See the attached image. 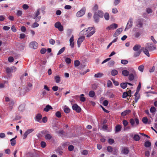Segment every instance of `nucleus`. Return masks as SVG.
I'll return each instance as SVG.
<instances>
[{
	"mask_svg": "<svg viewBox=\"0 0 157 157\" xmlns=\"http://www.w3.org/2000/svg\"><path fill=\"white\" fill-rule=\"evenodd\" d=\"M156 49L155 45H154L152 43H147L146 44L145 47L141 48L143 52L148 57L150 56L149 52L153 51Z\"/></svg>",
	"mask_w": 157,
	"mask_h": 157,
	"instance_id": "obj_1",
	"label": "nucleus"
},
{
	"mask_svg": "<svg viewBox=\"0 0 157 157\" xmlns=\"http://www.w3.org/2000/svg\"><path fill=\"white\" fill-rule=\"evenodd\" d=\"M41 133L42 134H46L45 136V138L46 140H50L52 138V135L49 134V132L47 130H44L41 131Z\"/></svg>",
	"mask_w": 157,
	"mask_h": 157,
	"instance_id": "obj_2",
	"label": "nucleus"
},
{
	"mask_svg": "<svg viewBox=\"0 0 157 157\" xmlns=\"http://www.w3.org/2000/svg\"><path fill=\"white\" fill-rule=\"evenodd\" d=\"M86 9L85 8H82L80 11L77 12L76 15L78 17L83 16L85 13Z\"/></svg>",
	"mask_w": 157,
	"mask_h": 157,
	"instance_id": "obj_3",
	"label": "nucleus"
},
{
	"mask_svg": "<svg viewBox=\"0 0 157 157\" xmlns=\"http://www.w3.org/2000/svg\"><path fill=\"white\" fill-rule=\"evenodd\" d=\"M38 46V44L35 41L31 42L29 44V47L34 49H36Z\"/></svg>",
	"mask_w": 157,
	"mask_h": 157,
	"instance_id": "obj_4",
	"label": "nucleus"
},
{
	"mask_svg": "<svg viewBox=\"0 0 157 157\" xmlns=\"http://www.w3.org/2000/svg\"><path fill=\"white\" fill-rule=\"evenodd\" d=\"M72 108L73 110L76 111L77 113H79L81 111V108L76 104H74L72 106Z\"/></svg>",
	"mask_w": 157,
	"mask_h": 157,
	"instance_id": "obj_5",
	"label": "nucleus"
},
{
	"mask_svg": "<svg viewBox=\"0 0 157 157\" xmlns=\"http://www.w3.org/2000/svg\"><path fill=\"white\" fill-rule=\"evenodd\" d=\"M133 19L132 18H130L128 20L126 27L125 29V31L126 29H129L131 27L132 25Z\"/></svg>",
	"mask_w": 157,
	"mask_h": 157,
	"instance_id": "obj_6",
	"label": "nucleus"
},
{
	"mask_svg": "<svg viewBox=\"0 0 157 157\" xmlns=\"http://www.w3.org/2000/svg\"><path fill=\"white\" fill-rule=\"evenodd\" d=\"M16 68L14 67H7L6 69V72L8 74H10L11 72H13V70L16 71Z\"/></svg>",
	"mask_w": 157,
	"mask_h": 157,
	"instance_id": "obj_7",
	"label": "nucleus"
},
{
	"mask_svg": "<svg viewBox=\"0 0 157 157\" xmlns=\"http://www.w3.org/2000/svg\"><path fill=\"white\" fill-rule=\"evenodd\" d=\"M121 152L122 154L127 155L129 152V150L128 147H123L122 148Z\"/></svg>",
	"mask_w": 157,
	"mask_h": 157,
	"instance_id": "obj_8",
	"label": "nucleus"
},
{
	"mask_svg": "<svg viewBox=\"0 0 157 157\" xmlns=\"http://www.w3.org/2000/svg\"><path fill=\"white\" fill-rule=\"evenodd\" d=\"M85 37L84 36H82L80 37L78 40L77 41V44H78V47H79L81 44L82 43L83 41L84 40Z\"/></svg>",
	"mask_w": 157,
	"mask_h": 157,
	"instance_id": "obj_9",
	"label": "nucleus"
},
{
	"mask_svg": "<svg viewBox=\"0 0 157 157\" xmlns=\"http://www.w3.org/2000/svg\"><path fill=\"white\" fill-rule=\"evenodd\" d=\"M117 27V25L115 23H113L110 25L109 26L107 27V29H114Z\"/></svg>",
	"mask_w": 157,
	"mask_h": 157,
	"instance_id": "obj_10",
	"label": "nucleus"
},
{
	"mask_svg": "<svg viewBox=\"0 0 157 157\" xmlns=\"http://www.w3.org/2000/svg\"><path fill=\"white\" fill-rule=\"evenodd\" d=\"M93 29V27H89L88 28V29H85L81 31V33H82L83 35H86L87 33H89L90 31Z\"/></svg>",
	"mask_w": 157,
	"mask_h": 157,
	"instance_id": "obj_11",
	"label": "nucleus"
},
{
	"mask_svg": "<svg viewBox=\"0 0 157 157\" xmlns=\"http://www.w3.org/2000/svg\"><path fill=\"white\" fill-rule=\"evenodd\" d=\"M42 118V115L41 114L38 113L36 116L35 119V120L38 122H41V120Z\"/></svg>",
	"mask_w": 157,
	"mask_h": 157,
	"instance_id": "obj_12",
	"label": "nucleus"
},
{
	"mask_svg": "<svg viewBox=\"0 0 157 157\" xmlns=\"http://www.w3.org/2000/svg\"><path fill=\"white\" fill-rule=\"evenodd\" d=\"M122 30L123 29L121 28H119L117 29L116 30L115 33H114L113 35V36L116 37L118 36L122 32Z\"/></svg>",
	"mask_w": 157,
	"mask_h": 157,
	"instance_id": "obj_13",
	"label": "nucleus"
},
{
	"mask_svg": "<svg viewBox=\"0 0 157 157\" xmlns=\"http://www.w3.org/2000/svg\"><path fill=\"white\" fill-rule=\"evenodd\" d=\"M70 45L72 48H73L74 47V36L72 35L70 39Z\"/></svg>",
	"mask_w": 157,
	"mask_h": 157,
	"instance_id": "obj_14",
	"label": "nucleus"
},
{
	"mask_svg": "<svg viewBox=\"0 0 157 157\" xmlns=\"http://www.w3.org/2000/svg\"><path fill=\"white\" fill-rule=\"evenodd\" d=\"M143 21L142 19H140L138 20V21L137 22L136 26L137 27L142 28L143 27Z\"/></svg>",
	"mask_w": 157,
	"mask_h": 157,
	"instance_id": "obj_15",
	"label": "nucleus"
},
{
	"mask_svg": "<svg viewBox=\"0 0 157 157\" xmlns=\"http://www.w3.org/2000/svg\"><path fill=\"white\" fill-rule=\"evenodd\" d=\"M99 17L97 12L95 13L94 15V18L95 22L98 23L99 21Z\"/></svg>",
	"mask_w": 157,
	"mask_h": 157,
	"instance_id": "obj_16",
	"label": "nucleus"
},
{
	"mask_svg": "<svg viewBox=\"0 0 157 157\" xmlns=\"http://www.w3.org/2000/svg\"><path fill=\"white\" fill-rule=\"evenodd\" d=\"M141 46L140 44H136L133 48V50L135 51H138L140 50V49L141 48Z\"/></svg>",
	"mask_w": 157,
	"mask_h": 157,
	"instance_id": "obj_17",
	"label": "nucleus"
},
{
	"mask_svg": "<svg viewBox=\"0 0 157 157\" xmlns=\"http://www.w3.org/2000/svg\"><path fill=\"white\" fill-rule=\"evenodd\" d=\"M52 107L49 105H47L45 107L43 111L46 112H48L50 110L52 109Z\"/></svg>",
	"mask_w": 157,
	"mask_h": 157,
	"instance_id": "obj_18",
	"label": "nucleus"
},
{
	"mask_svg": "<svg viewBox=\"0 0 157 157\" xmlns=\"http://www.w3.org/2000/svg\"><path fill=\"white\" fill-rule=\"evenodd\" d=\"M131 111L130 110L128 109L122 112L121 113V115L122 116H125L127 114H129V113L131 112Z\"/></svg>",
	"mask_w": 157,
	"mask_h": 157,
	"instance_id": "obj_19",
	"label": "nucleus"
},
{
	"mask_svg": "<svg viewBox=\"0 0 157 157\" xmlns=\"http://www.w3.org/2000/svg\"><path fill=\"white\" fill-rule=\"evenodd\" d=\"M25 104H24L20 105L18 108L19 110L21 112L25 110Z\"/></svg>",
	"mask_w": 157,
	"mask_h": 157,
	"instance_id": "obj_20",
	"label": "nucleus"
},
{
	"mask_svg": "<svg viewBox=\"0 0 157 157\" xmlns=\"http://www.w3.org/2000/svg\"><path fill=\"white\" fill-rule=\"evenodd\" d=\"M134 96H135V102L136 103L137 102L138 99L140 98V95L138 93L136 94V92Z\"/></svg>",
	"mask_w": 157,
	"mask_h": 157,
	"instance_id": "obj_21",
	"label": "nucleus"
},
{
	"mask_svg": "<svg viewBox=\"0 0 157 157\" xmlns=\"http://www.w3.org/2000/svg\"><path fill=\"white\" fill-rule=\"evenodd\" d=\"M136 74L135 73L133 74H130L129 75L128 79L130 81H132L134 78Z\"/></svg>",
	"mask_w": 157,
	"mask_h": 157,
	"instance_id": "obj_22",
	"label": "nucleus"
},
{
	"mask_svg": "<svg viewBox=\"0 0 157 157\" xmlns=\"http://www.w3.org/2000/svg\"><path fill=\"white\" fill-rule=\"evenodd\" d=\"M142 51L141 50H139L138 51H135L136 52L134 53V54L133 56L134 57H136L137 56H139L141 52Z\"/></svg>",
	"mask_w": 157,
	"mask_h": 157,
	"instance_id": "obj_23",
	"label": "nucleus"
},
{
	"mask_svg": "<svg viewBox=\"0 0 157 157\" xmlns=\"http://www.w3.org/2000/svg\"><path fill=\"white\" fill-rule=\"evenodd\" d=\"M97 14L100 17H103L104 16V13L101 10H98V11Z\"/></svg>",
	"mask_w": 157,
	"mask_h": 157,
	"instance_id": "obj_24",
	"label": "nucleus"
},
{
	"mask_svg": "<svg viewBox=\"0 0 157 157\" xmlns=\"http://www.w3.org/2000/svg\"><path fill=\"white\" fill-rule=\"evenodd\" d=\"M121 125L118 124L115 127V131L116 132H118L121 131Z\"/></svg>",
	"mask_w": 157,
	"mask_h": 157,
	"instance_id": "obj_25",
	"label": "nucleus"
},
{
	"mask_svg": "<svg viewBox=\"0 0 157 157\" xmlns=\"http://www.w3.org/2000/svg\"><path fill=\"white\" fill-rule=\"evenodd\" d=\"M55 82L56 83H59L60 82V77L58 76H56L54 78Z\"/></svg>",
	"mask_w": 157,
	"mask_h": 157,
	"instance_id": "obj_26",
	"label": "nucleus"
},
{
	"mask_svg": "<svg viewBox=\"0 0 157 157\" xmlns=\"http://www.w3.org/2000/svg\"><path fill=\"white\" fill-rule=\"evenodd\" d=\"M103 74L102 73L99 72L95 74L94 76L95 78H100L102 77Z\"/></svg>",
	"mask_w": 157,
	"mask_h": 157,
	"instance_id": "obj_27",
	"label": "nucleus"
},
{
	"mask_svg": "<svg viewBox=\"0 0 157 157\" xmlns=\"http://www.w3.org/2000/svg\"><path fill=\"white\" fill-rule=\"evenodd\" d=\"M95 95V93L94 92L93 90H91L89 92V95L90 97L91 98L94 97V96Z\"/></svg>",
	"mask_w": 157,
	"mask_h": 157,
	"instance_id": "obj_28",
	"label": "nucleus"
},
{
	"mask_svg": "<svg viewBox=\"0 0 157 157\" xmlns=\"http://www.w3.org/2000/svg\"><path fill=\"white\" fill-rule=\"evenodd\" d=\"M122 75L125 76H128L129 75V72L126 70H123L122 72Z\"/></svg>",
	"mask_w": 157,
	"mask_h": 157,
	"instance_id": "obj_29",
	"label": "nucleus"
},
{
	"mask_svg": "<svg viewBox=\"0 0 157 157\" xmlns=\"http://www.w3.org/2000/svg\"><path fill=\"white\" fill-rule=\"evenodd\" d=\"M117 71L115 69L112 70L111 72V75L113 76H115L118 74Z\"/></svg>",
	"mask_w": 157,
	"mask_h": 157,
	"instance_id": "obj_30",
	"label": "nucleus"
},
{
	"mask_svg": "<svg viewBox=\"0 0 157 157\" xmlns=\"http://www.w3.org/2000/svg\"><path fill=\"white\" fill-rule=\"evenodd\" d=\"M95 31L94 30L90 32H89V33L87 32V33H88V34L86 35V37H90L93 34H94L95 33Z\"/></svg>",
	"mask_w": 157,
	"mask_h": 157,
	"instance_id": "obj_31",
	"label": "nucleus"
},
{
	"mask_svg": "<svg viewBox=\"0 0 157 157\" xmlns=\"http://www.w3.org/2000/svg\"><path fill=\"white\" fill-rule=\"evenodd\" d=\"M140 138L139 136L137 134L134 135L133 137V139L134 140L136 141H139L140 140Z\"/></svg>",
	"mask_w": 157,
	"mask_h": 157,
	"instance_id": "obj_32",
	"label": "nucleus"
},
{
	"mask_svg": "<svg viewBox=\"0 0 157 157\" xmlns=\"http://www.w3.org/2000/svg\"><path fill=\"white\" fill-rule=\"evenodd\" d=\"M104 17L106 20H108L109 18V15L108 13H105L104 15Z\"/></svg>",
	"mask_w": 157,
	"mask_h": 157,
	"instance_id": "obj_33",
	"label": "nucleus"
},
{
	"mask_svg": "<svg viewBox=\"0 0 157 157\" xmlns=\"http://www.w3.org/2000/svg\"><path fill=\"white\" fill-rule=\"evenodd\" d=\"M121 87L123 89H125L127 87V83H121L120 84Z\"/></svg>",
	"mask_w": 157,
	"mask_h": 157,
	"instance_id": "obj_34",
	"label": "nucleus"
},
{
	"mask_svg": "<svg viewBox=\"0 0 157 157\" xmlns=\"http://www.w3.org/2000/svg\"><path fill=\"white\" fill-rule=\"evenodd\" d=\"M151 145V143L149 141H147L144 143V146L146 147H149Z\"/></svg>",
	"mask_w": 157,
	"mask_h": 157,
	"instance_id": "obj_35",
	"label": "nucleus"
},
{
	"mask_svg": "<svg viewBox=\"0 0 157 157\" xmlns=\"http://www.w3.org/2000/svg\"><path fill=\"white\" fill-rule=\"evenodd\" d=\"M65 47H64L61 49L59 51L57 55H60L62 54L65 50Z\"/></svg>",
	"mask_w": 157,
	"mask_h": 157,
	"instance_id": "obj_36",
	"label": "nucleus"
},
{
	"mask_svg": "<svg viewBox=\"0 0 157 157\" xmlns=\"http://www.w3.org/2000/svg\"><path fill=\"white\" fill-rule=\"evenodd\" d=\"M156 108L154 106L151 107L150 109V111L151 113H154L156 111Z\"/></svg>",
	"mask_w": 157,
	"mask_h": 157,
	"instance_id": "obj_37",
	"label": "nucleus"
},
{
	"mask_svg": "<svg viewBox=\"0 0 157 157\" xmlns=\"http://www.w3.org/2000/svg\"><path fill=\"white\" fill-rule=\"evenodd\" d=\"M56 116L58 118L61 117L62 116L61 113L59 111H57L55 113Z\"/></svg>",
	"mask_w": 157,
	"mask_h": 157,
	"instance_id": "obj_38",
	"label": "nucleus"
},
{
	"mask_svg": "<svg viewBox=\"0 0 157 157\" xmlns=\"http://www.w3.org/2000/svg\"><path fill=\"white\" fill-rule=\"evenodd\" d=\"M80 62L78 60H76L74 62V65L75 67H78L79 65Z\"/></svg>",
	"mask_w": 157,
	"mask_h": 157,
	"instance_id": "obj_39",
	"label": "nucleus"
},
{
	"mask_svg": "<svg viewBox=\"0 0 157 157\" xmlns=\"http://www.w3.org/2000/svg\"><path fill=\"white\" fill-rule=\"evenodd\" d=\"M142 121L144 123L147 124L148 122V119L147 117H144L142 119Z\"/></svg>",
	"mask_w": 157,
	"mask_h": 157,
	"instance_id": "obj_40",
	"label": "nucleus"
},
{
	"mask_svg": "<svg viewBox=\"0 0 157 157\" xmlns=\"http://www.w3.org/2000/svg\"><path fill=\"white\" fill-rule=\"evenodd\" d=\"M144 69V66L143 65H141L138 67L139 70L141 72H143V71Z\"/></svg>",
	"mask_w": 157,
	"mask_h": 157,
	"instance_id": "obj_41",
	"label": "nucleus"
},
{
	"mask_svg": "<svg viewBox=\"0 0 157 157\" xmlns=\"http://www.w3.org/2000/svg\"><path fill=\"white\" fill-rule=\"evenodd\" d=\"M10 141L11 142V144L12 146H13L16 144V140H14V139H12L10 140Z\"/></svg>",
	"mask_w": 157,
	"mask_h": 157,
	"instance_id": "obj_42",
	"label": "nucleus"
},
{
	"mask_svg": "<svg viewBox=\"0 0 157 157\" xmlns=\"http://www.w3.org/2000/svg\"><path fill=\"white\" fill-rule=\"evenodd\" d=\"M61 25V23L59 21L56 22L55 24V27L56 28H58Z\"/></svg>",
	"mask_w": 157,
	"mask_h": 157,
	"instance_id": "obj_43",
	"label": "nucleus"
},
{
	"mask_svg": "<svg viewBox=\"0 0 157 157\" xmlns=\"http://www.w3.org/2000/svg\"><path fill=\"white\" fill-rule=\"evenodd\" d=\"M130 123L131 124V125L132 127H133L134 126V125L135 124V121L134 120L131 118L130 120Z\"/></svg>",
	"mask_w": 157,
	"mask_h": 157,
	"instance_id": "obj_44",
	"label": "nucleus"
},
{
	"mask_svg": "<svg viewBox=\"0 0 157 157\" xmlns=\"http://www.w3.org/2000/svg\"><path fill=\"white\" fill-rule=\"evenodd\" d=\"M141 83L140 82L139 83L136 89V94L138 93L141 88Z\"/></svg>",
	"mask_w": 157,
	"mask_h": 157,
	"instance_id": "obj_45",
	"label": "nucleus"
},
{
	"mask_svg": "<svg viewBox=\"0 0 157 157\" xmlns=\"http://www.w3.org/2000/svg\"><path fill=\"white\" fill-rule=\"evenodd\" d=\"M129 94H128V93L127 92H124L123 93V95H122V98H126L128 96H129Z\"/></svg>",
	"mask_w": 157,
	"mask_h": 157,
	"instance_id": "obj_46",
	"label": "nucleus"
},
{
	"mask_svg": "<svg viewBox=\"0 0 157 157\" xmlns=\"http://www.w3.org/2000/svg\"><path fill=\"white\" fill-rule=\"evenodd\" d=\"M123 124L124 127H126L128 124V122L126 120H124L123 121Z\"/></svg>",
	"mask_w": 157,
	"mask_h": 157,
	"instance_id": "obj_47",
	"label": "nucleus"
},
{
	"mask_svg": "<svg viewBox=\"0 0 157 157\" xmlns=\"http://www.w3.org/2000/svg\"><path fill=\"white\" fill-rule=\"evenodd\" d=\"M121 63L123 64H126L128 63V61L125 59H122L121 61Z\"/></svg>",
	"mask_w": 157,
	"mask_h": 157,
	"instance_id": "obj_48",
	"label": "nucleus"
},
{
	"mask_svg": "<svg viewBox=\"0 0 157 157\" xmlns=\"http://www.w3.org/2000/svg\"><path fill=\"white\" fill-rule=\"evenodd\" d=\"M70 109L68 107L65 108L64 109V111L66 113H68L70 112Z\"/></svg>",
	"mask_w": 157,
	"mask_h": 157,
	"instance_id": "obj_49",
	"label": "nucleus"
},
{
	"mask_svg": "<svg viewBox=\"0 0 157 157\" xmlns=\"http://www.w3.org/2000/svg\"><path fill=\"white\" fill-rule=\"evenodd\" d=\"M40 145L42 147L44 148L46 147V144L45 142L41 141L40 143Z\"/></svg>",
	"mask_w": 157,
	"mask_h": 157,
	"instance_id": "obj_50",
	"label": "nucleus"
},
{
	"mask_svg": "<svg viewBox=\"0 0 157 157\" xmlns=\"http://www.w3.org/2000/svg\"><path fill=\"white\" fill-rule=\"evenodd\" d=\"M107 151L109 152H112L113 151V149L111 146H108L107 147Z\"/></svg>",
	"mask_w": 157,
	"mask_h": 157,
	"instance_id": "obj_51",
	"label": "nucleus"
},
{
	"mask_svg": "<svg viewBox=\"0 0 157 157\" xmlns=\"http://www.w3.org/2000/svg\"><path fill=\"white\" fill-rule=\"evenodd\" d=\"M39 24L37 23L36 22H34L33 24V25L32 26V27L33 28H35L36 27H37L39 26Z\"/></svg>",
	"mask_w": 157,
	"mask_h": 157,
	"instance_id": "obj_52",
	"label": "nucleus"
},
{
	"mask_svg": "<svg viewBox=\"0 0 157 157\" xmlns=\"http://www.w3.org/2000/svg\"><path fill=\"white\" fill-rule=\"evenodd\" d=\"M22 13V11L20 10H17V15L18 16H21Z\"/></svg>",
	"mask_w": 157,
	"mask_h": 157,
	"instance_id": "obj_53",
	"label": "nucleus"
},
{
	"mask_svg": "<svg viewBox=\"0 0 157 157\" xmlns=\"http://www.w3.org/2000/svg\"><path fill=\"white\" fill-rule=\"evenodd\" d=\"M71 59L69 58H66L65 59V61L67 63H70L71 62Z\"/></svg>",
	"mask_w": 157,
	"mask_h": 157,
	"instance_id": "obj_54",
	"label": "nucleus"
},
{
	"mask_svg": "<svg viewBox=\"0 0 157 157\" xmlns=\"http://www.w3.org/2000/svg\"><path fill=\"white\" fill-rule=\"evenodd\" d=\"M107 85L108 87H110L112 86V83L110 80H108L107 82Z\"/></svg>",
	"mask_w": 157,
	"mask_h": 157,
	"instance_id": "obj_55",
	"label": "nucleus"
},
{
	"mask_svg": "<svg viewBox=\"0 0 157 157\" xmlns=\"http://www.w3.org/2000/svg\"><path fill=\"white\" fill-rule=\"evenodd\" d=\"M74 148V147L72 145H69L68 147V150L70 151H72Z\"/></svg>",
	"mask_w": 157,
	"mask_h": 157,
	"instance_id": "obj_56",
	"label": "nucleus"
},
{
	"mask_svg": "<svg viewBox=\"0 0 157 157\" xmlns=\"http://www.w3.org/2000/svg\"><path fill=\"white\" fill-rule=\"evenodd\" d=\"M98 9V6L97 4H95L92 10L94 11H96Z\"/></svg>",
	"mask_w": 157,
	"mask_h": 157,
	"instance_id": "obj_57",
	"label": "nucleus"
},
{
	"mask_svg": "<svg viewBox=\"0 0 157 157\" xmlns=\"http://www.w3.org/2000/svg\"><path fill=\"white\" fill-rule=\"evenodd\" d=\"M108 142L109 144H112L114 143V140L112 139H108Z\"/></svg>",
	"mask_w": 157,
	"mask_h": 157,
	"instance_id": "obj_58",
	"label": "nucleus"
},
{
	"mask_svg": "<svg viewBox=\"0 0 157 157\" xmlns=\"http://www.w3.org/2000/svg\"><path fill=\"white\" fill-rule=\"evenodd\" d=\"M49 43L50 44L52 45H54L55 43V40L52 39H50L49 40Z\"/></svg>",
	"mask_w": 157,
	"mask_h": 157,
	"instance_id": "obj_59",
	"label": "nucleus"
},
{
	"mask_svg": "<svg viewBox=\"0 0 157 157\" xmlns=\"http://www.w3.org/2000/svg\"><path fill=\"white\" fill-rule=\"evenodd\" d=\"M112 12L114 14L118 12V10L116 8H113L112 9Z\"/></svg>",
	"mask_w": 157,
	"mask_h": 157,
	"instance_id": "obj_60",
	"label": "nucleus"
},
{
	"mask_svg": "<svg viewBox=\"0 0 157 157\" xmlns=\"http://www.w3.org/2000/svg\"><path fill=\"white\" fill-rule=\"evenodd\" d=\"M14 60V59L13 57H9L8 58V61L9 62L11 63Z\"/></svg>",
	"mask_w": 157,
	"mask_h": 157,
	"instance_id": "obj_61",
	"label": "nucleus"
},
{
	"mask_svg": "<svg viewBox=\"0 0 157 157\" xmlns=\"http://www.w3.org/2000/svg\"><path fill=\"white\" fill-rule=\"evenodd\" d=\"M34 129L32 128L31 129H28L26 131V132L28 134L34 131Z\"/></svg>",
	"mask_w": 157,
	"mask_h": 157,
	"instance_id": "obj_62",
	"label": "nucleus"
},
{
	"mask_svg": "<svg viewBox=\"0 0 157 157\" xmlns=\"http://www.w3.org/2000/svg\"><path fill=\"white\" fill-rule=\"evenodd\" d=\"M46 51V49L44 48H43L41 49L40 52L41 54H44L45 53Z\"/></svg>",
	"mask_w": 157,
	"mask_h": 157,
	"instance_id": "obj_63",
	"label": "nucleus"
},
{
	"mask_svg": "<svg viewBox=\"0 0 157 157\" xmlns=\"http://www.w3.org/2000/svg\"><path fill=\"white\" fill-rule=\"evenodd\" d=\"M58 89H59L58 87L56 86H53L52 87V90L54 91H57L58 90Z\"/></svg>",
	"mask_w": 157,
	"mask_h": 157,
	"instance_id": "obj_64",
	"label": "nucleus"
}]
</instances>
